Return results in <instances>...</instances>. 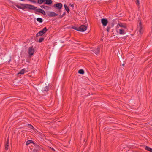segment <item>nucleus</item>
<instances>
[{
  "label": "nucleus",
  "mask_w": 152,
  "mask_h": 152,
  "mask_svg": "<svg viewBox=\"0 0 152 152\" xmlns=\"http://www.w3.org/2000/svg\"><path fill=\"white\" fill-rule=\"evenodd\" d=\"M78 73L80 74H83L84 73V71L83 69H81L79 70Z\"/></svg>",
  "instance_id": "obj_21"
},
{
  "label": "nucleus",
  "mask_w": 152,
  "mask_h": 152,
  "mask_svg": "<svg viewBox=\"0 0 152 152\" xmlns=\"http://www.w3.org/2000/svg\"><path fill=\"white\" fill-rule=\"evenodd\" d=\"M117 27L118 28L119 27H123L125 29L127 28L126 25L125 23H118L117 25Z\"/></svg>",
  "instance_id": "obj_5"
},
{
  "label": "nucleus",
  "mask_w": 152,
  "mask_h": 152,
  "mask_svg": "<svg viewBox=\"0 0 152 152\" xmlns=\"http://www.w3.org/2000/svg\"><path fill=\"white\" fill-rule=\"evenodd\" d=\"M58 15L54 12H51L49 15V16L51 17H54L57 16Z\"/></svg>",
  "instance_id": "obj_13"
},
{
  "label": "nucleus",
  "mask_w": 152,
  "mask_h": 152,
  "mask_svg": "<svg viewBox=\"0 0 152 152\" xmlns=\"http://www.w3.org/2000/svg\"><path fill=\"white\" fill-rule=\"evenodd\" d=\"M26 72L25 69H23L21 70L20 72L18 73V74H23Z\"/></svg>",
  "instance_id": "obj_11"
},
{
  "label": "nucleus",
  "mask_w": 152,
  "mask_h": 152,
  "mask_svg": "<svg viewBox=\"0 0 152 152\" xmlns=\"http://www.w3.org/2000/svg\"><path fill=\"white\" fill-rule=\"evenodd\" d=\"M47 30V29L46 27H45L44 28H43L42 30H41V31H42V32H43V33L44 34L45 33Z\"/></svg>",
  "instance_id": "obj_22"
},
{
  "label": "nucleus",
  "mask_w": 152,
  "mask_h": 152,
  "mask_svg": "<svg viewBox=\"0 0 152 152\" xmlns=\"http://www.w3.org/2000/svg\"><path fill=\"white\" fill-rule=\"evenodd\" d=\"M16 7L19 9H20L21 6H20L19 5H16Z\"/></svg>",
  "instance_id": "obj_29"
},
{
  "label": "nucleus",
  "mask_w": 152,
  "mask_h": 152,
  "mask_svg": "<svg viewBox=\"0 0 152 152\" xmlns=\"http://www.w3.org/2000/svg\"><path fill=\"white\" fill-rule=\"evenodd\" d=\"M70 5L72 7H74V5L73 4H70Z\"/></svg>",
  "instance_id": "obj_33"
},
{
  "label": "nucleus",
  "mask_w": 152,
  "mask_h": 152,
  "mask_svg": "<svg viewBox=\"0 0 152 152\" xmlns=\"http://www.w3.org/2000/svg\"><path fill=\"white\" fill-rule=\"evenodd\" d=\"M118 32H119V33L120 34L124 35L125 34V32L123 28H121L118 29Z\"/></svg>",
  "instance_id": "obj_9"
},
{
  "label": "nucleus",
  "mask_w": 152,
  "mask_h": 152,
  "mask_svg": "<svg viewBox=\"0 0 152 152\" xmlns=\"http://www.w3.org/2000/svg\"><path fill=\"white\" fill-rule=\"evenodd\" d=\"M52 150L53 152H54L55 151V150L50 146H48V151H51Z\"/></svg>",
  "instance_id": "obj_18"
},
{
  "label": "nucleus",
  "mask_w": 152,
  "mask_h": 152,
  "mask_svg": "<svg viewBox=\"0 0 152 152\" xmlns=\"http://www.w3.org/2000/svg\"><path fill=\"white\" fill-rule=\"evenodd\" d=\"M137 29L138 30L139 34L141 35L143 33V30L142 29L141 21L140 20L139 23L137 25Z\"/></svg>",
  "instance_id": "obj_3"
},
{
  "label": "nucleus",
  "mask_w": 152,
  "mask_h": 152,
  "mask_svg": "<svg viewBox=\"0 0 152 152\" xmlns=\"http://www.w3.org/2000/svg\"><path fill=\"white\" fill-rule=\"evenodd\" d=\"M34 145L35 147V150L37 152V151H39V150L41 148L38 145H37V144L34 143Z\"/></svg>",
  "instance_id": "obj_10"
},
{
  "label": "nucleus",
  "mask_w": 152,
  "mask_h": 152,
  "mask_svg": "<svg viewBox=\"0 0 152 152\" xmlns=\"http://www.w3.org/2000/svg\"><path fill=\"white\" fill-rule=\"evenodd\" d=\"M44 89H44L43 88H42V90L43 91H48V88L47 86H46L45 88Z\"/></svg>",
  "instance_id": "obj_25"
},
{
  "label": "nucleus",
  "mask_w": 152,
  "mask_h": 152,
  "mask_svg": "<svg viewBox=\"0 0 152 152\" xmlns=\"http://www.w3.org/2000/svg\"><path fill=\"white\" fill-rule=\"evenodd\" d=\"M122 65H123V66H124V64H122Z\"/></svg>",
  "instance_id": "obj_37"
},
{
  "label": "nucleus",
  "mask_w": 152,
  "mask_h": 152,
  "mask_svg": "<svg viewBox=\"0 0 152 152\" xmlns=\"http://www.w3.org/2000/svg\"><path fill=\"white\" fill-rule=\"evenodd\" d=\"M136 4L137 5H139L140 4L139 0H136Z\"/></svg>",
  "instance_id": "obj_26"
},
{
  "label": "nucleus",
  "mask_w": 152,
  "mask_h": 152,
  "mask_svg": "<svg viewBox=\"0 0 152 152\" xmlns=\"http://www.w3.org/2000/svg\"><path fill=\"white\" fill-rule=\"evenodd\" d=\"M37 20L39 23H42V19L41 18H38L37 19Z\"/></svg>",
  "instance_id": "obj_19"
},
{
  "label": "nucleus",
  "mask_w": 152,
  "mask_h": 152,
  "mask_svg": "<svg viewBox=\"0 0 152 152\" xmlns=\"http://www.w3.org/2000/svg\"><path fill=\"white\" fill-rule=\"evenodd\" d=\"M9 147V139L8 138L7 139V140L6 142V143L5 145V149L6 150H8V149Z\"/></svg>",
  "instance_id": "obj_15"
},
{
  "label": "nucleus",
  "mask_w": 152,
  "mask_h": 152,
  "mask_svg": "<svg viewBox=\"0 0 152 152\" xmlns=\"http://www.w3.org/2000/svg\"><path fill=\"white\" fill-rule=\"evenodd\" d=\"M11 61V57H10V59L9 60V63L10 62V61Z\"/></svg>",
  "instance_id": "obj_34"
},
{
  "label": "nucleus",
  "mask_w": 152,
  "mask_h": 152,
  "mask_svg": "<svg viewBox=\"0 0 152 152\" xmlns=\"http://www.w3.org/2000/svg\"><path fill=\"white\" fill-rule=\"evenodd\" d=\"M52 3L51 0H48V5L51 4Z\"/></svg>",
  "instance_id": "obj_27"
},
{
  "label": "nucleus",
  "mask_w": 152,
  "mask_h": 152,
  "mask_svg": "<svg viewBox=\"0 0 152 152\" xmlns=\"http://www.w3.org/2000/svg\"><path fill=\"white\" fill-rule=\"evenodd\" d=\"M20 5L22 6L20 9H21L23 10H24L26 8L31 10H35V11L36 12L35 13L36 14H38L37 12L41 13L44 15L45 14V11L43 10L40 8L37 9V7H35L34 5L23 4H20Z\"/></svg>",
  "instance_id": "obj_1"
},
{
  "label": "nucleus",
  "mask_w": 152,
  "mask_h": 152,
  "mask_svg": "<svg viewBox=\"0 0 152 152\" xmlns=\"http://www.w3.org/2000/svg\"><path fill=\"white\" fill-rule=\"evenodd\" d=\"M35 50L33 46L30 47L28 49V54L29 57H31L34 54Z\"/></svg>",
  "instance_id": "obj_2"
},
{
  "label": "nucleus",
  "mask_w": 152,
  "mask_h": 152,
  "mask_svg": "<svg viewBox=\"0 0 152 152\" xmlns=\"http://www.w3.org/2000/svg\"><path fill=\"white\" fill-rule=\"evenodd\" d=\"M43 34H44L43 32L40 31L37 34L36 36L37 37L41 36Z\"/></svg>",
  "instance_id": "obj_14"
},
{
  "label": "nucleus",
  "mask_w": 152,
  "mask_h": 152,
  "mask_svg": "<svg viewBox=\"0 0 152 152\" xmlns=\"http://www.w3.org/2000/svg\"><path fill=\"white\" fill-rule=\"evenodd\" d=\"M44 39V38L42 37L39 39L38 41L40 43L42 42L43 40Z\"/></svg>",
  "instance_id": "obj_23"
},
{
  "label": "nucleus",
  "mask_w": 152,
  "mask_h": 152,
  "mask_svg": "<svg viewBox=\"0 0 152 152\" xmlns=\"http://www.w3.org/2000/svg\"><path fill=\"white\" fill-rule=\"evenodd\" d=\"M145 149L151 152H152V149L147 146H145Z\"/></svg>",
  "instance_id": "obj_17"
},
{
  "label": "nucleus",
  "mask_w": 152,
  "mask_h": 152,
  "mask_svg": "<svg viewBox=\"0 0 152 152\" xmlns=\"http://www.w3.org/2000/svg\"><path fill=\"white\" fill-rule=\"evenodd\" d=\"M110 28V27H107V31L108 32H109Z\"/></svg>",
  "instance_id": "obj_28"
},
{
  "label": "nucleus",
  "mask_w": 152,
  "mask_h": 152,
  "mask_svg": "<svg viewBox=\"0 0 152 152\" xmlns=\"http://www.w3.org/2000/svg\"><path fill=\"white\" fill-rule=\"evenodd\" d=\"M101 23L103 26H106L108 23V20L107 19L103 18L101 19Z\"/></svg>",
  "instance_id": "obj_7"
},
{
  "label": "nucleus",
  "mask_w": 152,
  "mask_h": 152,
  "mask_svg": "<svg viewBox=\"0 0 152 152\" xmlns=\"http://www.w3.org/2000/svg\"><path fill=\"white\" fill-rule=\"evenodd\" d=\"M49 142L50 143V144H49V146L51 147L52 146L51 145H52V144L50 141H49Z\"/></svg>",
  "instance_id": "obj_30"
},
{
  "label": "nucleus",
  "mask_w": 152,
  "mask_h": 152,
  "mask_svg": "<svg viewBox=\"0 0 152 152\" xmlns=\"http://www.w3.org/2000/svg\"><path fill=\"white\" fill-rule=\"evenodd\" d=\"M45 0H38L37 2L38 4H41L44 2Z\"/></svg>",
  "instance_id": "obj_20"
},
{
  "label": "nucleus",
  "mask_w": 152,
  "mask_h": 152,
  "mask_svg": "<svg viewBox=\"0 0 152 152\" xmlns=\"http://www.w3.org/2000/svg\"><path fill=\"white\" fill-rule=\"evenodd\" d=\"M122 38H123V39H125V37H123Z\"/></svg>",
  "instance_id": "obj_35"
},
{
  "label": "nucleus",
  "mask_w": 152,
  "mask_h": 152,
  "mask_svg": "<svg viewBox=\"0 0 152 152\" xmlns=\"http://www.w3.org/2000/svg\"><path fill=\"white\" fill-rule=\"evenodd\" d=\"M87 28V26L85 25H82L78 28L77 31H80L83 32L86 30Z\"/></svg>",
  "instance_id": "obj_4"
},
{
  "label": "nucleus",
  "mask_w": 152,
  "mask_h": 152,
  "mask_svg": "<svg viewBox=\"0 0 152 152\" xmlns=\"http://www.w3.org/2000/svg\"><path fill=\"white\" fill-rule=\"evenodd\" d=\"M100 50V48L99 47L97 48L93 49V50H91V51H93V52L96 55H97L99 53Z\"/></svg>",
  "instance_id": "obj_6"
},
{
  "label": "nucleus",
  "mask_w": 152,
  "mask_h": 152,
  "mask_svg": "<svg viewBox=\"0 0 152 152\" xmlns=\"http://www.w3.org/2000/svg\"><path fill=\"white\" fill-rule=\"evenodd\" d=\"M28 125L29 128L32 129H34V128L31 124H28Z\"/></svg>",
  "instance_id": "obj_24"
},
{
  "label": "nucleus",
  "mask_w": 152,
  "mask_h": 152,
  "mask_svg": "<svg viewBox=\"0 0 152 152\" xmlns=\"http://www.w3.org/2000/svg\"><path fill=\"white\" fill-rule=\"evenodd\" d=\"M43 7H44L43 6H41V7H42H42L44 8Z\"/></svg>",
  "instance_id": "obj_36"
},
{
  "label": "nucleus",
  "mask_w": 152,
  "mask_h": 152,
  "mask_svg": "<svg viewBox=\"0 0 152 152\" xmlns=\"http://www.w3.org/2000/svg\"><path fill=\"white\" fill-rule=\"evenodd\" d=\"M54 7H56L58 8L59 9H61L62 7V5L61 3H58L54 5Z\"/></svg>",
  "instance_id": "obj_8"
},
{
  "label": "nucleus",
  "mask_w": 152,
  "mask_h": 152,
  "mask_svg": "<svg viewBox=\"0 0 152 152\" xmlns=\"http://www.w3.org/2000/svg\"><path fill=\"white\" fill-rule=\"evenodd\" d=\"M30 143H33L34 144V142L33 141L31 140H29L27 141L26 143V145H29Z\"/></svg>",
  "instance_id": "obj_12"
},
{
  "label": "nucleus",
  "mask_w": 152,
  "mask_h": 152,
  "mask_svg": "<svg viewBox=\"0 0 152 152\" xmlns=\"http://www.w3.org/2000/svg\"><path fill=\"white\" fill-rule=\"evenodd\" d=\"M64 7L67 12H69V8L66 5L64 4Z\"/></svg>",
  "instance_id": "obj_16"
},
{
  "label": "nucleus",
  "mask_w": 152,
  "mask_h": 152,
  "mask_svg": "<svg viewBox=\"0 0 152 152\" xmlns=\"http://www.w3.org/2000/svg\"><path fill=\"white\" fill-rule=\"evenodd\" d=\"M44 2L46 4H48V0H45Z\"/></svg>",
  "instance_id": "obj_31"
},
{
  "label": "nucleus",
  "mask_w": 152,
  "mask_h": 152,
  "mask_svg": "<svg viewBox=\"0 0 152 152\" xmlns=\"http://www.w3.org/2000/svg\"><path fill=\"white\" fill-rule=\"evenodd\" d=\"M73 28L74 29L76 30H77H77H78V28H77L76 27H75V28Z\"/></svg>",
  "instance_id": "obj_32"
}]
</instances>
